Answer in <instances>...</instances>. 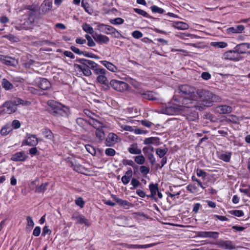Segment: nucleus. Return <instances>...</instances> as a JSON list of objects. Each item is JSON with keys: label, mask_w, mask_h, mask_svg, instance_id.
<instances>
[{"label": "nucleus", "mask_w": 250, "mask_h": 250, "mask_svg": "<svg viewBox=\"0 0 250 250\" xmlns=\"http://www.w3.org/2000/svg\"><path fill=\"white\" fill-rule=\"evenodd\" d=\"M178 91L183 97L181 101L183 106L186 108H195L198 110H203L204 107L198 104L194 87L183 84L178 87Z\"/></svg>", "instance_id": "f257e3e1"}, {"label": "nucleus", "mask_w": 250, "mask_h": 250, "mask_svg": "<svg viewBox=\"0 0 250 250\" xmlns=\"http://www.w3.org/2000/svg\"><path fill=\"white\" fill-rule=\"evenodd\" d=\"M77 61L81 64H75L74 67L80 72H82L85 76H89L92 74L90 68L92 69L96 74L104 73V69L98 68V65L93 61L80 59Z\"/></svg>", "instance_id": "f03ea898"}, {"label": "nucleus", "mask_w": 250, "mask_h": 250, "mask_svg": "<svg viewBox=\"0 0 250 250\" xmlns=\"http://www.w3.org/2000/svg\"><path fill=\"white\" fill-rule=\"evenodd\" d=\"M197 94L199 98L198 104L204 107L211 106L212 102H218L221 101V98L217 95L211 92L203 89H199L197 91Z\"/></svg>", "instance_id": "7ed1b4c3"}, {"label": "nucleus", "mask_w": 250, "mask_h": 250, "mask_svg": "<svg viewBox=\"0 0 250 250\" xmlns=\"http://www.w3.org/2000/svg\"><path fill=\"white\" fill-rule=\"evenodd\" d=\"M30 103L28 101L22 100L19 98H14L11 100L5 101L0 107V108H2L3 114H11L15 113L17 110V106L20 104L27 105Z\"/></svg>", "instance_id": "20e7f679"}, {"label": "nucleus", "mask_w": 250, "mask_h": 250, "mask_svg": "<svg viewBox=\"0 0 250 250\" xmlns=\"http://www.w3.org/2000/svg\"><path fill=\"white\" fill-rule=\"evenodd\" d=\"M47 105L52 109L51 114L56 117L67 116L69 113V109L66 106L54 100H49Z\"/></svg>", "instance_id": "39448f33"}, {"label": "nucleus", "mask_w": 250, "mask_h": 250, "mask_svg": "<svg viewBox=\"0 0 250 250\" xmlns=\"http://www.w3.org/2000/svg\"><path fill=\"white\" fill-rule=\"evenodd\" d=\"M185 107L182 105H173L167 106L162 109V112L164 114L173 115L180 113L184 110Z\"/></svg>", "instance_id": "423d86ee"}, {"label": "nucleus", "mask_w": 250, "mask_h": 250, "mask_svg": "<svg viewBox=\"0 0 250 250\" xmlns=\"http://www.w3.org/2000/svg\"><path fill=\"white\" fill-rule=\"evenodd\" d=\"M110 84L114 89L119 92L126 90L128 87V84L126 83L116 80H112Z\"/></svg>", "instance_id": "0eeeda50"}, {"label": "nucleus", "mask_w": 250, "mask_h": 250, "mask_svg": "<svg viewBox=\"0 0 250 250\" xmlns=\"http://www.w3.org/2000/svg\"><path fill=\"white\" fill-rule=\"evenodd\" d=\"M84 113L90 118L88 121V124L91 125H95L96 127H99L100 121L98 120L99 117L95 114L92 113L88 109L83 110Z\"/></svg>", "instance_id": "6e6552de"}, {"label": "nucleus", "mask_w": 250, "mask_h": 250, "mask_svg": "<svg viewBox=\"0 0 250 250\" xmlns=\"http://www.w3.org/2000/svg\"><path fill=\"white\" fill-rule=\"evenodd\" d=\"M99 27L101 30L104 27L105 29L107 30V31H105V33L106 34H110L115 38H118L121 35L118 31L110 25L100 24L99 25Z\"/></svg>", "instance_id": "1a4fd4ad"}, {"label": "nucleus", "mask_w": 250, "mask_h": 250, "mask_svg": "<svg viewBox=\"0 0 250 250\" xmlns=\"http://www.w3.org/2000/svg\"><path fill=\"white\" fill-rule=\"evenodd\" d=\"M38 143V139L36 137V135L28 133L22 142V145H26L31 146H35Z\"/></svg>", "instance_id": "9d476101"}, {"label": "nucleus", "mask_w": 250, "mask_h": 250, "mask_svg": "<svg viewBox=\"0 0 250 250\" xmlns=\"http://www.w3.org/2000/svg\"><path fill=\"white\" fill-rule=\"evenodd\" d=\"M72 218L75 220L77 223L84 224L86 226H89L90 223L89 221L83 215L78 212H74L72 216Z\"/></svg>", "instance_id": "9b49d317"}, {"label": "nucleus", "mask_w": 250, "mask_h": 250, "mask_svg": "<svg viewBox=\"0 0 250 250\" xmlns=\"http://www.w3.org/2000/svg\"><path fill=\"white\" fill-rule=\"evenodd\" d=\"M224 58L233 61H239L240 59V55L237 53L236 50H230L226 52L223 55Z\"/></svg>", "instance_id": "f8f14e48"}, {"label": "nucleus", "mask_w": 250, "mask_h": 250, "mask_svg": "<svg viewBox=\"0 0 250 250\" xmlns=\"http://www.w3.org/2000/svg\"><path fill=\"white\" fill-rule=\"evenodd\" d=\"M95 129V135L96 138L99 140V142L103 141L105 138V133L103 130V127H104L103 124L100 122V125L99 127H96L95 125H92Z\"/></svg>", "instance_id": "ddd939ff"}, {"label": "nucleus", "mask_w": 250, "mask_h": 250, "mask_svg": "<svg viewBox=\"0 0 250 250\" xmlns=\"http://www.w3.org/2000/svg\"><path fill=\"white\" fill-rule=\"evenodd\" d=\"M232 107L230 106L222 105L217 106L215 108V112L220 114H229L232 111Z\"/></svg>", "instance_id": "4468645a"}, {"label": "nucleus", "mask_w": 250, "mask_h": 250, "mask_svg": "<svg viewBox=\"0 0 250 250\" xmlns=\"http://www.w3.org/2000/svg\"><path fill=\"white\" fill-rule=\"evenodd\" d=\"M94 40L99 43H106L109 42V39L108 37L98 33H95L92 35Z\"/></svg>", "instance_id": "2eb2a0df"}, {"label": "nucleus", "mask_w": 250, "mask_h": 250, "mask_svg": "<svg viewBox=\"0 0 250 250\" xmlns=\"http://www.w3.org/2000/svg\"><path fill=\"white\" fill-rule=\"evenodd\" d=\"M250 48V43H243L238 44L235 47V50L239 55L240 54H244L246 52L247 49ZM249 54H250V51L248 52Z\"/></svg>", "instance_id": "dca6fc26"}, {"label": "nucleus", "mask_w": 250, "mask_h": 250, "mask_svg": "<svg viewBox=\"0 0 250 250\" xmlns=\"http://www.w3.org/2000/svg\"><path fill=\"white\" fill-rule=\"evenodd\" d=\"M118 136L113 133H110L105 139V144L107 146H112L117 142Z\"/></svg>", "instance_id": "f3484780"}, {"label": "nucleus", "mask_w": 250, "mask_h": 250, "mask_svg": "<svg viewBox=\"0 0 250 250\" xmlns=\"http://www.w3.org/2000/svg\"><path fill=\"white\" fill-rule=\"evenodd\" d=\"M34 23H30L29 20L27 19L23 23L16 25L15 28L18 30H30L32 29Z\"/></svg>", "instance_id": "a211bd4d"}, {"label": "nucleus", "mask_w": 250, "mask_h": 250, "mask_svg": "<svg viewBox=\"0 0 250 250\" xmlns=\"http://www.w3.org/2000/svg\"><path fill=\"white\" fill-rule=\"evenodd\" d=\"M29 8H28L29 10L28 12V18L27 19L29 20V22L30 23H34L35 19L36 18V14L37 13V8L34 7L33 8L31 9L30 7V6H28Z\"/></svg>", "instance_id": "6ab92c4d"}, {"label": "nucleus", "mask_w": 250, "mask_h": 250, "mask_svg": "<svg viewBox=\"0 0 250 250\" xmlns=\"http://www.w3.org/2000/svg\"><path fill=\"white\" fill-rule=\"evenodd\" d=\"M27 157V156L24 152L21 151L13 154L11 158V160L13 161H24Z\"/></svg>", "instance_id": "aec40b11"}, {"label": "nucleus", "mask_w": 250, "mask_h": 250, "mask_svg": "<svg viewBox=\"0 0 250 250\" xmlns=\"http://www.w3.org/2000/svg\"><path fill=\"white\" fill-rule=\"evenodd\" d=\"M138 94L143 99L155 101L157 98L154 96V94L150 91H140Z\"/></svg>", "instance_id": "412c9836"}, {"label": "nucleus", "mask_w": 250, "mask_h": 250, "mask_svg": "<svg viewBox=\"0 0 250 250\" xmlns=\"http://www.w3.org/2000/svg\"><path fill=\"white\" fill-rule=\"evenodd\" d=\"M104 73L103 74L99 73L98 74L99 75L97 77V80L98 82H99L101 84H104L106 87V89H108L109 88V86L108 85V81L106 77L104 76L106 73V70L104 69Z\"/></svg>", "instance_id": "4be33fe9"}, {"label": "nucleus", "mask_w": 250, "mask_h": 250, "mask_svg": "<svg viewBox=\"0 0 250 250\" xmlns=\"http://www.w3.org/2000/svg\"><path fill=\"white\" fill-rule=\"evenodd\" d=\"M52 2L50 1H47L44 0L41 4L40 6V9L42 12L45 14L48 13L52 8Z\"/></svg>", "instance_id": "5701e85b"}, {"label": "nucleus", "mask_w": 250, "mask_h": 250, "mask_svg": "<svg viewBox=\"0 0 250 250\" xmlns=\"http://www.w3.org/2000/svg\"><path fill=\"white\" fill-rule=\"evenodd\" d=\"M149 190L151 192V194L150 195H147V196L148 197H151L153 199L156 200V195L157 194V192H158V184H154L153 183H151L149 186Z\"/></svg>", "instance_id": "b1692460"}, {"label": "nucleus", "mask_w": 250, "mask_h": 250, "mask_svg": "<svg viewBox=\"0 0 250 250\" xmlns=\"http://www.w3.org/2000/svg\"><path fill=\"white\" fill-rule=\"evenodd\" d=\"M220 247L228 250H232L235 248L234 244L230 241H221L219 243Z\"/></svg>", "instance_id": "393cba45"}, {"label": "nucleus", "mask_w": 250, "mask_h": 250, "mask_svg": "<svg viewBox=\"0 0 250 250\" xmlns=\"http://www.w3.org/2000/svg\"><path fill=\"white\" fill-rule=\"evenodd\" d=\"M245 27L243 25H239L236 27H229L227 29L228 33H241L244 30Z\"/></svg>", "instance_id": "a878e982"}, {"label": "nucleus", "mask_w": 250, "mask_h": 250, "mask_svg": "<svg viewBox=\"0 0 250 250\" xmlns=\"http://www.w3.org/2000/svg\"><path fill=\"white\" fill-rule=\"evenodd\" d=\"M199 236L202 237H209L216 239L218 237V232L213 231H204L200 233Z\"/></svg>", "instance_id": "bb28decb"}, {"label": "nucleus", "mask_w": 250, "mask_h": 250, "mask_svg": "<svg viewBox=\"0 0 250 250\" xmlns=\"http://www.w3.org/2000/svg\"><path fill=\"white\" fill-rule=\"evenodd\" d=\"M39 85L42 89L45 90L50 87L51 83L46 79L42 78L41 80Z\"/></svg>", "instance_id": "cd10ccee"}, {"label": "nucleus", "mask_w": 250, "mask_h": 250, "mask_svg": "<svg viewBox=\"0 0 250 250\" xmlns=\"http://www.w3.org/2000/svg\"><path fill=\"white\" fill-rule=\"evenodd\" d=\"M156 244L155 243L144 245L125 244V247L128 249H145L153 247Z\"/></svg>", "instance_id": "c85d7f7f"}, {"label": "nucleus", "mask_w": 250, "mask_h": 250, "mask_svg": "<svg viewBox=\"0 0 250 250\" xmlns=\"http://www.w3.org/2000/svg\"><path fill=\"white\" fill-rule=\"evenodd\" d=\"M132 176V171L131 169L130 168L129 169L127 170V171H126L125 174L122 177V182L124 185L127 184L129 181L130 178Z\"/></svg>", "instance_id": "c756f323"}, {"label": "nucleus", "mask_w": 250, "mask_h": 250, "mask_svg": "<svg viewBox=\"0 0 250 250\" xmlns=\"http://www.w3.org/2000/svg\"><path fill=\"white\" fill-rule=\"evenodd\" d=\"M111 197L117 204L122 206L125 207L130 206L131 205V204L128 201L120 199L115 195H111Z\"/></svg>", "instance_id": "7c9ffc66"}, {"label": "nucleus", "mask_w": 250, "mask_h": 250, "mask_svg": "<svg viewBox=\"0 0 250 250\" xmlns=\"http://www.w3.org/2000/svg\"><path fill=\"white\" fill-rule=\"evenodd\" d=\"M4 63L7 65L16 66L18 64V61L15 58L7 56L6 59H3Z\"/></svg>", "instance_id": "2f4dec72"}, {"label": "nucleus", "mask_w": 250, "mask_h": 250, "mask_svg": "<svg viewBox=\"0 0 250 250\" xmlns=\"http://www.w3.org/2000/svg\"><path fill=\"white\" fill-rule=\"evenodd\" d=\"M101 62L109 70L114 72H116L117 68L112 63L106 61H102Z\"/></svg>", "instance_id": "473e14b6"}, {"label": "nucleus", "mask_w": 250, "mask_h": 250, "mask_svg": "<svg viewBox=\"0 0 250 250\" xmlns=\"http://www.w3.org/2000/svg\"><path fill=\"white\" fill-rule=\"evenodd\" d=\"M128 151L133 154H140L142 152L141 149L138 148L137 145L136 144H132L128 148Z\"/></svg>", "instance_id": "72a5a7b5"}, {"label": "nucleus", "mask_w": 250, "mask_h": 250, "mask_svg": "<svg viewBox=\"0 0 250 250\" xmlns=\"http://www.w3.org/2000/svg\"><path fill=\"white\" fill-rule=\"evenodd\" d=\"M1 85L6 90H9L14 88L13 85L6 79L2 80Z\"/></svg>", "instance_id": "f704fd0d"}, {"label": "nucleus", "mask_w": 250, "mask_h": 250, "mask_svg": "<svg viewBox=\"0 0 250 250\" xmlns=\"http://www.w3.org/2000/svg\"><path fill=\"white\" fill-rule=\"evenodd\" d=\"M48 183H42L41 185L37 186L35 189V192L38 193H43L46 189Z\"/></svg>", "instance_id": "c9c22d12"}, {"label": "nucleus", "mask_w": 250, "mask_h": 250, "mask_svg": "<svg viewBox=\"0 0 250 250\" xmlns=\"http://www.w3.org/2000/svg\"><path fill=\"white\" fill-rule=\"evenodd\" d=\"M76 123L79 126L85 129V126L88 124V121L83 118H78L76 120Z\"/></svg>", "instance_id": "e433bc0d"}, {"label": "nucleus", "mask_w": 250, "mask_h": 250, "mask_svg": "<svg viewBox=\"0 0 250 250\" xmlns=\"http://www.w3.org/2000/svg\"><path fill=\"white\" fill-rule=\"evenodd\" d=\"M71 167H73V169L79 173H83L85 171H86L85 168L80 164H75L71 163Z\"/></svg>", "instance_id": "4c0bfd02"}, {"label": "nucleus", "mask_w": 250, "mask_h": 250, "mask_svg": "<svg viewBox=\"0 0 250 250\" xmlns=\"http://www.w3.org/2000/svg\"><path fill=\"white\" fill-rule=\"evenodd\" d=\"M44 137L47 139L52 140L54 138V135L51 131L49 129H45L42 132Z\"/></svg>", "instance_id": "58836bf2"}, {"label": "nucleus", "mask_w": 250, "mask_h": 250, "mask_svg": "<svg viewBox=\"0 0 250 250\" xmlns=\"http://www.w3.org/2000/svg\"><path fill=\"white\" fill-rule=\"evenodd\" d=\"M198 118V113L194 111L191 112L189 114H188L186 119L188 121H194Z\"/></svg>", "instance_id": "ea45409f"}, {"label": "nucleus", "mask_w": 250, "mask_h": 250, "mask_svg": "<svg viewBox=\"0 0 250 250\" xmlns=\"http://www.w3.org/2000/svg\"><path fill=\"white\" fill-rule=\"evenodd\" d=\"M210 45L217 48H224L228 46V44L224 42H211Z\"/></svg>", "instance_id": "a19ab883"}, {"label": "nucleus", "mask_w": 250, "mask_h": 250, "mask_svg": "<svg viewBox=\"0 0 250 250\" xmlns=\"http://www.w3.org/2000/svg\"><path fill=\"white\" fill-rule=\"evenodd\" d=\"M175 27L180 30H186L188 28V25L183 22H177L175 23Z\"/></svg>", "instance_id": "79ce46f5"}, {"label": "nucleus", "mask_w": 250, "mask_h": 250, "mask_svg": "<svg viewBox=\"0 0 250 250\" xmlns=\"http://www.w3.org/2000/svg\"><path fill=\"white\" fill-rule=\"evenodd\" d=\"M82 27L83 29L87 33L92 34L94 32L93 28L87 23L83 24Z\"/></svg>", "instance_id": "37998d69"}, {"label": "nucleus", "mask_w": 250, "mask_h": 250, "mask_svg": "<svg viewBox=\"0 0 250 250\" xmlns=\"http://www.w3.org/2000/svg\"><path fill=\"white\" fill-rule=\"evenodd\" d=\"M12 130L11 128L8 125H6L0 130V134L3 136H5Z\"/></svg>", "instance_id": "c03bdc74"}, {"label": "nucleus", "mask_w": 250, "mask_h": 250, "mask_svg": "<svg viewBox=\"0 0 250 250\" xmlns=\"http://www.w3.org/2000/svg\"><path fill=\"white\" fill-rule=\"evenodd\" d=\"M231 155V154L230 152L223 153L220 155V158L222 160H223L226 162H229L230 161Z\"/></svg>", "instance_id": "a18cd8bd"}, {"label": "nucleus", "mask_w": 250, "mask_h": 250, "mask_svg": "<svg viewBox=\"0 0 250 250\" xmlns=\"http://www.w3.org/2000/svg\"><path fill=\"white\" fill-rule=\"evenodd\" d=\"M26 220L27 221V224L26 227V229L31 230L33 228L34 225L33 219L30 216H28L26 217Z\"/></svg>", "instance_id": "49530a36"}, {"label": "nucleus", "mask_w": 250, "mask_h": 250, "mask_svg": "<svg viewBox=\"0 0 250 250\" xmlns=\"http://www.w3.org/2000/svg\"><path fill=\"white\" fill-rule=\"evenodd\" d=\"M134 161L137 164L142 165L145 162V158L143 155H139L135 157Z\"/></svg>", "instance_id": "de8ad7c7"}, {"label": "nucleus", "mask_w": 250, "mask_h": 250, "mask_svg": "<svg viewBox=\"0 0 250 250\" xmlns=\"http://www.w3.org/2000/svg\"><path fill=\"white\" fill-rule=\"evenodd\" d=\"M124 20L121 18H117L114 19H111L110 22L113 24L120 25L124 23Z\"/></svg>", "instance_id": "09e8293b"}, {"label": "nucleus", "mask_w": 250, "mask_h": 250, "mask_svg": "<svg viewBox=\"0 0 250 250\" xmlns=\"http://www.w3.org/2000/svg\"><path fill=\"white\" fill-rule=\"evenodd\" d=\"M85 147L87 151L91 155L93 156L96 155V151L95 148L93 146L90 145H86Z\"/></svg>", "instance_id": "8fccbe9b"}, {"label": "nucleus", "mask_w": 250, "mask_h": 250, "mask_svg": "<svg viewBox=\"0 0 250 250\" xmlns=\"http://www.w3.org/2000/svg\"><path fill=\"white\" fill-rule=\"evenodd\" d=\"M158 140V138L156 137H149L146 138L144 141V143L146 145H150L154 143Z\"/></svg>", "instance_id": "3c124183"}, {"label": "nucleus", "mask_w": 250, "mask_h": 250, "mask_svg": "<svg viewBox=\"0 0 250 250\" xmlns=\"http://www.w3.org/2000/svg\"><path fill=\"white\" fill-rule=\"evenodd\" d=\"M225 121L228 123L231 122L234 124H236V123H237V122L238 121V119L237 118V117L236 116H234L233 115H230L229 116V118H227L225 119Z\"/></svg>", "instance_id": "603ef678"}, {"label": "nucleus", "mask_w": 250, "mask_h": 250, "mask_svg": "<svg viewBox=\"0 0 250 250\" xmlns=\"http://www.w3.org/2000/svg\"><path fill=\"white\" fill-rule=\"evenodd\" d=\"M187 188L188 190L192 193H197L198 191L197 187L193 185H188Z\"/></svg>", "instance_id": "864d4df0"}, {"label": "nucleus", "mask_w": 250, "mask_h": 250, "mask_svg": "<svg viewBox=\"0 0 250 250\" xmlns=\"http://www.w3.org/2000/svg\"><path fill=\"white\" fill-rule=\"evenodd\" d=\"M154 150V148L152 146H146L143 149V151L145 155L147 156L149 153H152Z\"/></svg>", "instance_id": "5fc2aeb1"}, {"label": "nucleus", "mask_w": 250, "mask_h": 250, "mask_svg": "<svg viewBox=\"0 0 250 250\" xmlns=\"http://www.w3.org/2000/svg\"><path fill=\"white\" fill-rule=\"evenodd\" d=\"M167 152V149H161V148H157L156 149V154L160 157V158H163Z\"/></svg>", "instance_id": "6e6d98bb"}, {"label": "nucleus", "mask_w": 250, "mask_h": 250, "mask_svg": "<svg viewBox=\"0 0 250 250\" xmlns=\"http://www.w3.org/2000/svg\"><path fill=\"white\" fill-rule=\"evenodd\" d=\"M151 10L154 13H158L162 14L164 12V10L161 8H160L157 6L153 5L151 7Z\"/></svg>", "instance_id": "4d7b16f0"}, {"label": "nucleus", "mask_w": 250, "mask_h": 250, "mask_svg": "<svg viewBox=\"0 0 250 250\" xmlns=\"http://www.w3.org/2000/svg\"><path fill=\"white\" fill-rule=\"evenodd\" d=\"M75 204L78 206L80 207V208H82L84 206V202L83 200V199L82 197H79L77 199L75 200Z\"/></svg>", "instance_id": "13d9d810"}, {"label": "nucleus", "mask_w": 250, "mask_h": 250, "mask_svg": "<svg viewBox=\"0 0 250 250\" xmlns=\"http://www.w3.org/2000/svg\"><path fill=\"white\" fill-rule=\"evenodd\" d=\"M85 38L87 40V45L89 46L92 47L95 45V43L92 40V38L88 35L85 36Z\"/></svg>", "instance_id": "bf43d9fd"}, {"label": "nucleus", "mask_w": 250, "mask_h": 250, "mask_svg": "<svg viewBox=\"0 0 250 250\" xmlns=\"http://www.w3.org/2000/svg\"><path fill=\"white\" fill-rule=\"evenodd\" d=\"M134 10L136 13H137L138 14H140L141 15H142L144 17H148V14L143 10H142V9H139V8H134Z\"/></svg>", "instance_id": "052dcab7"}, {"label": "nucleus", "mask_w": 250, "mask_h": 250, "mask_svg": "<svg viewBox=\"0 0 250 250\" xmlns=\"http://www.w3.org/2000/svg\"><path fill=\"white\" fill-rule=\"evenodd\" d=\"M115 150L111 148H108L105 149V153L107 156H113L115 154Z\"/></svg>", "instance_id": "680f3d73"}, {"label": "nucleus", "mask_w": 250, "mask_h": 250, "mask_svg": "<svg viewBox=\"0 0 250 250\" xmlns=\"http://www.w3.org/2000/svg\"><path fill=\"white\" fill-rule=\"evenodd\" d=\"M230 213L237 217H241L244 215V212L242 210H235L230 211Z\"/></svg>", "instance_id": "e2e57ef3"}, {"label": "nucleus", "mask_w": 250, "mask_h": 250, "mask_svg": "<svg viewBox=\"0 0 250 250\" xmlns=\"http://www.w3.org/2000/svg\"><path fill=\"white\" fill-rule=\"evenodd\" d=\"M132 36L135 39H140L143 36V34L139 31H134L132 33Z\"/></svg>", "instance_id": "0e129e2a"}, {"label": "nucleus", "mask_w": 250, "mask_h": 250, "mask_svg": "<svg viewBox=\"0 0 250 250\" xmlns=\"http://www.w3.org/2000/svg\"><path fill=\"white\" fill-rule=\"evenodd\" d=\"M3 38H6L12 42H17L18 38L12 34L5 35L3 36Z\"/></svg>", "instance_id": "69168bd1"}, {"label": "nucleus", "mask_w": 250, "mask_h": 250, "mask_svg": "<svg viewBox=\"0 0 250 250\" xmlns=\"http://www.w3.org/2000/svg\"><path fill=\"white\" fill-rule=\"evenodd\" d=\"M12 126L15 129L20 128L21 126V123L20 121L17 120H13L12 122Z\"/></svg>", "instance_id": "338daca9"}, {"label": "nucleus", "mask_w": 250, "mask_h": 250, "mask_svg": "<svg viewBox=\"0 0 250 250\" xmlns=\"http://www.w3.org/2000/svg\"><path fill=\"white\" fill-rule=\"evenodd\" d=\"M140 171L142 174H147L149 172V168L146 166H142L140 167Z\"/></svg>", "instance_id": "774afa93"}]
</instances>
